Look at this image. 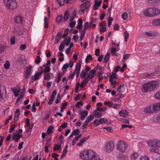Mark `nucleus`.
Wrapping results in <instances>:
<instances>
[{"mask_svg":"<svg viewBox=\"0 0 160 160\" xmlns=\"http://www.w3.org/2000/svg\"><path fill=\"white\" fill-rule=\"evenodd\" d=\"M97 154L91 149L84 150L80 152V157L83 160H92Z\"/></svg>","mask_w":160,"mask_h":160,"instance_id":"1","label":"nucleus"},{"mask_svg":"<svg viewBox=\"0 0 160 160\" xmlns=\"http://www.w3.org/2000/svg\"><path fill=\"white\" fill-rule=\"evenodd\" d=\"M158 84L156 81H151L143 85L141 90L143 92H146L151 91H153L157 88Z\"/></svg>","mask_w":160,"mask_h":160,"instance_id":"2","label":"nucleus"},{"mask_svg":"<svg viewBox=\"0 0 160 160\" xmlns=\"http://www.w3.org/2000/svg\"><path fill=\"white\" fill-rule=\"evenodd\" d=\"M2 3L7 8L12 10L17 7V3L16 0H2Z\"/></svg>","mask_w":160,"mask_h":160,"instance_id":"3","label":"nucleus"},{"mask_svg":"<svg viewBox=\"0 0 160 160\" xmlns=\"http://www.w3.org/2000/svg\"><path fill=\"white\" fill-rule=\"evenodd\" d=\"M82 63V60H79L76 63L75 65V69L72 74L68 76V79H72L76 74L77 78L78 77L81 70Z\"/></svg>","mask_w":160,"mask_h":160,"instance_id":"4","label":"nucleus"},{"mask_svg":"<svg viewBox=\"0 0 160 160\" xmlns=\"http://www.w3.org/2000/svg\"><path fill=\"white\" fill-rule=\"evenodd\" d=\"M128 148L127 144L123 141H119L116 145L117 150L121 152H124Z\"/></svg>","mask_w":160,"mask_h":160,"instance_id":"5","label":"nucleus"},{"mask_svg":"<svg viewBox=\"0 0 160 160\" xmlns=\"http://www.w3.org/2000/svg\"><path fill=\"white\" fill-rule=\"evenodd\" d=\"M105 151L107 153H110L114 150L115 145L114 142L111 141H107L105 145Z\"/></svg>","mask_w":160,"mask_h":160,"instance_id":"6","label":"nucleus"},{"mask_svg":"<svg viewBox=\"0 0 160 160\" xmlns=\"http://www.w3.org/2000/svg\"><path fill=\"white\" fill-rule=\"evenodd\" d=\"M40 69L42 74L43 73H47L49 72L50 70V60H48L47 63L41 66Z\"/></svg>","mask_w":160,"mask_h":160,"instance_id":"7","label":"nucleus"},{"mask_svg":"<svg viewBox=\"0 0 160 160\" xmlns=\"http://www.w3.org/2000/svg\"><path fill=\"white\" fill-rule=\"evenodd\" d=\"M108 122L106 118H101L99 119L95 120L93 122L92 124L94 127H96L102 124Z\"/></svg>","mask_w":160,"mask_h":160,"instance_id":"8","label":"nucleus"},{"mask_svg":"<svg viewBox=\"0 0 160 160\" xmlns=\"http://www.w3.org/2000/svg\"><path fill=\"white\" fill-rule=\"evenodd\" d=\"M7 97V92L5 87L0 84V99L6 98Z\"/></svg>","mask_w":160,"mask_h":160,"instance_id":"9","label":"nucleus"},{"mask_svg":"<svg viewBox=\"0 0 160 160\" xmlns=\"http://www.w3.org/2000/svg\"><path fill=\"white\" fill-rule=\"evenodd\" d=\"M90 6V3L89 2H87L83 3L80 5V11L84 13L86 10H87Z\"/></svg>","mask_w":160,"mask_h":160,"instance_id":"10","label":"nucleus"},{"mask_svg":"<svg viewBox=\"0 0 160 160\" xmlns=\"http://www.w3.org/2000/svg\"><path fill=\"white\" fill-rule=\"evenodd\" d=\"M153 8H150L146 9L144 12V15L146 16L152 17L154 16L153 12Z\"/></svg>","mask_w":160,"mask_h":160,"instance_id":"11","label":"nucleus"},{"mask_svg":"<svg viewBox=\"0 0 160 160\" xmlns=\"http://www.w3.org/2000/svg\"><path fill=\"white\" fill-rule=\"evenodd\" d=\"M32 70V66L29 65L28 67H26L24 74L25 77L26 78H28L30 77Z\"/></svg>","mask_w":160,"mask_h":160,"instance_id":"12","label":"nucleus"},{"mask_svg":"<svg viewBox=\"0 0 160 160\" xmlns=\"http://www.w3.org/2000/svg\"><path fill=\"white\" fill-rule=\"evenodd\" d=\"M97 69L94 68V69L90 71L88 73L87 78L89 79H92L94 77L96 74Z\"/></svg>","mask_w":160,"mask_h":160,"instance_id":"13","label":"nucleus"},{"mask_svg":"<svg viewBox=\"0 0 160 160\" xmlns=\"http://www.w3.org/2000/svg\"><path fill=\"white\" fill-rule=\"evenodd\" d=\"M152 105H150L146 107L144 109V112L147 113L154 112Z\"/></svg>","mask_w":160,"mask_h":160,"instance_id":"14","label":"nucleus"},{"mask_svg":"<svg viewBox=\"0 0 160 160\" xmlns=\"http://www.w3.org/2000/svg\"><path fill=\"white\" fill-rule=\"evenodd\" d=\"M23 18L21 16H18L14 18V21L16 23L20 24L22 23Z\"/></svg>","mask_w":160,"mask_h":160,"instance_id":"15","label":"nucleus"},{"mask_svg":"<svg viewBox=\"0 0 160 160\" xmlns=\"http://www.w3.org/2000/svg\"><path fill=\"white\" fill-rule=\"evenodd\" d=\"M88 114V112L86 110H84L81 112L80 113L81 120L82 121L84 120Z\"/></svg>","mask_w":160,"mask_h":160,"instance_id":"16","label":"nucleus"},{"mask_svg":"<svg viewBox=\"0 0 160 160\" xmlns=\"http://www.w3.org/2000/svg\"><path fill=\"white\" fill-rule=\"evenodd\" d=\"M116 79H109V81L111 85L112 86V88H116L117 84L119 82L118 81H117Z\"/></svg>","mask_w":160,"mask_h":160,"instance_id":"17","label":"nucleus"},{"mask_svg":"<svg viewBox=\"0 0 160 160\" xmlns=\"http://www.w3.org/2000/svg\"><path fill=\"white\" fill-rule=\"evenodd\" d=\"M42 75V73L40 72L36 73L34 76L32 77V79L33 81H35L39 79V78Z\"/></svg>","mask_w":160,"mask_h":160,"instance_id":"18","label":"nucleus"},{"mask_svg":"<svg viewBox=\"0 0 160 160\" xmlns=\"http://www.w3.org/2000/svg\"><path fill=\"white\" fill-rule=\"evenodd\" d=\"M119 114L120 116L124 118L128 117L129 116L128 113L127 111L124 109L121 110L119 112Z\"/></svg>","mask_w":160,"mask_h":160,"instance_id":"19","label":"nucleus"},{"mask_svg":"<svg viewBox=\"0 0 160 160\" xmlns=\"http://www.w3.org/2000/svg\"><path fill=\"white\" fill-rule=\"evenodd\" d=\"M20 115V109H18L16 110L14 116V120L15 122H17L19 119Z\"/></svg>","mask_w":160,"mask_h":160,"instance_id":"20","label":"nucleus"},{"mask_svg":"<svg viewBox=\"0 0 160 160\" xmlns=\"http://www.w3.org/2000/svg\"><path fill=\"white\" fill-rule=\"evenodd\" d=\"M107 75L109 78V79H117L118 78L117 74L113 72H112L111 73H108Z\"/></svg>","mask_w":160,"mask_h":160,"instance_id":"21","label":"nucleus"},{"mask_svg":"<svg viewBox=\"0 0 160 160\" xmlns=\"http://www.w3.org/2000/svg\"><path fill=\"white\" fill-rule=\"evenodd\" d=\"M22 136L21 135L18 133H14L12 136V139L15 142H17L20 138Z\"/></svg>","mask_w":160,"mask_h":160,"instance_id":"22","label":"nucleus"},{"mask_svg":"<svg viewBox=\"0 0 160 160\" xmlns=\"http://www.w3.org/2000/svg\"><path fill=\"white\" fill-rule=\"evenodd\" d=\"M154 112L160 110V102L156 103L152 105Z\"/></svg>","mask_w":160,"mask_h":160,"instance_id":"23","label":"nucleus"},{"mask_svg":"<svg viewBox=\"0 0 160 160\" xmlns=\"http://www.w3.org/2000/svg\"><path fill=\"white\" fill-rule=\"evenodd\" d=\"M89 137V136L88 137H85L84 138H81L79 142L77 144V145L79 147H81L84 143L86 141Z\"/></svg>","mask_w":160,"mask_h":160,"instance_id":"24","label":"nucleus"},{"mask_svg":"<svg viewBox=\"0 0 160 160\" xmlns=\"http://www.w3.org/2000/svg\"><path fill=\"white\" fill-rule=\"evenodd\" d=\"M118 92L122 93L124 92L125 90V87L123 84H121L117 88Z\"/></svg>","mask_w":160,"mask_h":160,"instance_id":"25","label":"nucleus"},{"mask_svg":"<svg viewBox=\"0 0 160 160\" xmlns=\"http://www.w3.org/2000/svg\"><path fill=\"white\" fill-rule=\"evenodd\" d=\"M110 107L112 108L115 109H118L121 108V105L120 104L112 103L110 105Z\"/></svg>","mask_w":160,"mask_h":160,"instance_id":"26","label":"nucleus"},{"mask_svg":"<svg viewBox=\"0 0 160 160\" xmlns=\"http://www.w3.org/2000/svg\"><path fill=\"white\" fill-rule=\"evenodd\" d=\"M61 34L60 32H58L55 37V43L57 44L60 41L61 38Z\"/></svg>","mask_w":160,"mask_h":160,"instance_id":"27","label":"nucleus"},{"mask_svg":"<svg viewBox=\"0 0 160 160\" xmlns=\"http://www.w3.org/2000/svg\"><path fill=\"white\" fill-rule=\"evenodd\" d=\"M155 139L149 140L147 142V144L148 146L151 147H155Z\"/></svg>","mask_w":160,"mask_h":160,"instance_id":"28","label":"nucleus"},{"mask_svg":"<svg viewBox=\"0 0 160 160\" xmlns=\"http://www.w3.org/2000/svg\"><path fill=\"white\" fill-rule=\"evenodd\" d=\"M153 120L154 122H160V113L155 115L153 117Z\"/></svg>","mask_w":160,"mask_h":160,"instance_id":"29","label":"nucleus"},{"mask_svg":"<svg viewBox=\"0 0 160 160\" xmlns=\"http://www.w3.org/2000/svg\"><path fill=\"white\" fill-rule=\"evenodd\" d=\"M82 21L81 18H79L78 21V24L77 25V28L80 30L82 27Z\"/></svg>","mask_w":160,"mask_h":160,"instance_id":"30","label":"nucleus"},{"mask_svg":"<svg viewBox=\"0 0 160 160\" xmlns=\"http://www.w3.org/2000/svg\"><path fill=\"white\" fill-rule=\"evenodd\" d=\"M139 156V154L137 152L132 153L130 156V159L132 160H136Z\"/></svg>","mask_w":160,"mask_h":160,"instance_id":"31","label":"nucleus"},{"mask_svg":"<svg viewBox=\"0 0 160 160\" xmlns=\"http://www.w3.org/2000/svg\"><path fill=\"white\" fill-rule=\"evenodd\" d=\"M10 66V63L9 60H7L3 64V67L6 69H8Z\"/></svg>","mask_w":160,"mask_h":160,"instance_id":"32","label":"nucleus"},{"mask_svg":"<svg viewBox=\"0 0 160 160\" xmlns=\"http://www.w3.org/2000/svg\"><path fill=\"white\" fill-rule=\"evenodd\" d=\"M12 91L14 94L15 97H17L18 96V94L20 92V90L16 88H12Z\"/></svg>","mask_w":160,"mask_h":160,"instance_id":"33","label":"nucleus"},{"mask_svg":"<svg viewBox=\"0 0 160 160\" xmlns=\"http://www.w3.org/2000/svg\"><path fill=\"white\" fill-rule=\"evenodd\" d=\"M110 55V53L109 52H108L107 53L106 55L105 56L103 61V62L104 63H106L109 60Z\"/></svg>","mask_w":160,"mask_h":160,"instance_id":"34","label":"nucleus"},{"mask_svg":"<svg viewBox=\"0 0 160 160\" xmlns=\"http://www.w3.org/2000/svg\"><path fill=\"white\" fill-rule=\"evenodd\" d=\"M57 92L56 90L53 91L52 93V95L51 96V104L52 103L55 97L56 96Z\"/></svg>","mask_w":160,"mask_h":160,"instance_id":"35","label":"nucleus"},{"mask_svg":"<svg viewBox=\"0 0 160 160\" xmlns=\"http://www.w3.org/2000/svg\"><path fill=\"white\" fill-rule=\"evenodd\" d=\"M94 118V117L93 115L92 114L88 116L85 121L88 123H89L90 122L92 121Z\"/></svg>","mask_w":160,"mask_h":160,"instance_id":"36","label":"nucleus"},{"mask_svg":"<svg viewBox=\"0 0 160 160\" xmlns=\"http://www.w3.org/2000/svg\"><path fill=\"white\" fill-rule=\"evenodd\" d=\"M69 15V12L68 10L66 11L64 16V20L66 21L68 18Z\"/></svg>","mask_w":160,"mask_h":160,"instance_id":"37","label":"nucleus"},{"mask_svg":"<svg viewBox=\"0 0 160 160\" xmlns=\"http://www.w3.org/2000/svg\"><path fill=\"white\" fill-rule=\"evenodd\" d=\"M93 113L96 118H100L102 116V114L101 112L96 111L94 112Z\"/></svg>","mask_w":160,"mask_h":160,"instance_id":"38","label":"nucleus"},{"mask_svg":"<svg viewBox=\"0 0 160 160\" xmlns=\"http://www.w3.org/2000/svg\"><path fill=\"white\" fill-rule=\"evenodd\" d=\"M50 134V127H49L47 131V133L46 134L45 133L43 132L42 133V138H44L45 137L46 135H48Z\"/></svg>","mask_w":160,"mask_h":160,"instance_id":"39","label":"nucleus"},{"mask_svg":"<svg viewBox=\"0 0 160 160\" xmlns=\"http://www.w3.org/2000/svg\"><path fill=\"white\" fill-rule=\"evenodd\" d=\"M153 12L154 14V16L155 15H157L160 12V10L159 9L157 8H153Z\"/></svg>","mask_w":160,"mask_h":160,"instance_id":"40","label":"nucleus"},{"mask_svg":"<svg viewBox=\"0 0 160 160\" xmlns=\"http://www.w3.org/2000/svg\"><path fill=\"white\" fill-rule=\"evenodd\" d=\"M155 147L157 148H160V140L155 139Z\"/></svg>","mask_w":160,"mask_h":160,"instance_id":"41","label":"nucleus"},{"mask_svg":"<svg viewBox=\"0 0 160 160\" xmlns=\"http://www.w3.org/2000/svg\"><path fill=\"white\" fill-rule=\"evenodd\" d=\"M65 48V44L63 42H62L59 47V50L60 52H62Z\"/></svg>","mask_w":160,"mask_h":160,"instance_id":"42","label":"nucleus"},{"mask_svg":"<svg viewBox=\"0 0 160 160\" xmlns=\"http://www.w3.org/2000/svg\"><path fill=\"white\" fill-rule=\"evenodd\" d=\"M145 34L149 37L153 36L155 35V33L154 32L149 31L148 32H145Z\"/></svg>","mask_w":160,"mask_h":160,"instance_id":"43","label":"nucleus"},{"mask_svg":"<svg viewBox=\"0 0 160 160\" xmlns=\"http://www.w3.org/2000/svg\"><path fill=\"white\" fill-rule=\"evenodd\" d=\"M61 73L59 72L56 76V81L57 83H58L61 80Z\"/></svg>","mask_w":160,"mask_h":160,"instance_id":"44","label":"nucleus"},{"mask_svg":"<svg viewBox=\"0 0 160 160\" xmlns=\"http://www.w3.org/2000/svg\"><path fill=\"white\" fill-rule=\"evenodd\" d=\"M71 41V39L69 38H65L64 40V42L65 45L66 46H68L69 45V44Z\"/></svg>","mask_w":160,"mask_h":160,"instance_id":"45","label":"nucleus"},{"mask_svg":"<svg viewBox=\"0 0 160 160\" xmlns=\"http://www.w3.org/2000/svg\"><path fill=\"white\" fill-rule=\"evenodd\" d=\"M130 56V55L129 54H126L124 55L123 56V58L122 60V62H125L127 59H128Z\"/></svg>","mask_w":160,"mask_h":160,"instance_id":"46","label":"nucleus"},{"mask_svg":"<svg viewBox=\"0 0 160 160\" xmlns=\"http://www.w3.org/2000/svg\"><path fill=\"white\" fill-rule=\"evenodd\" d=\"M87 74L88 73L87 72L82 70L81 72L80 77L81 78H83L86 77Z\"/></svg>","mask_w":160,"mask_h":160,"instance_id":"47","label":"nucleus"},{"mask_svg":"<svg viewBox=\"0 0 160 160\" xmlns=\"http://www.w3.org/2000/svg\"><path fill=\"white\" fill-rule=\"evenodd\" d=\"M91 28L90 25H89V23L88 22H87L84 24L83 28L86 30H89Z\"/></svg>","mask_w":160,"mask_h":160,"instance_id":"48","label":"nucleus"},{"mask_svg":"<svg viewBox=\"0 0 160 160\" xmlns=\"http://www.w3.org/2000/svg\"><path fill=\"white\" fill-rule=\"evenodd\" d=\"M44 26L45 28H47L48 27V19L46 17H45L44 18Z\"/></svg>","mask_w":160,"mask_h":160,"instance_id":"49","label":"nucleus"},{"mask_svg":"<svg viewBox=\"0 0 160 160\" xmlns=\"http://www.w3.org/2000/svg\"><path fill=\"white\" fill-rule=\"evenodd\" d=\"M62 19V16H58L56 18V22L58 23L61 22Z\"/></svg>","mask_w":160,"mask_h":160,"instance_id":"50","label":"nucleus"},{"mask_svg":"<svg viewBox=\"0 0 160 160\" xmlns=\"http://www.w3.org/2000/svg\"><path fill=\"white\" fill-rule=\"evenodd\" d=\"M15 38L14 36H12L10 39L11 44L12 45H13L15 44Z\"/></svg>","mask_w":160,"mask_h":160,"instance_id":"51","label":"nucleus"},{"mask_svg":"<svg viewBox=\"0 0 160 160\" xmlns=\"http://www.w3.org/2000/svg\"><path fill=\"white\" fill-rule=\"evenodd\" d=\"M152 24L154 26H160L158 19H156L153 20Z\"/></svg>","mask_w":160,"mask_h":160,"instance_id":"52","label":"nucleus"},{"mask_svg":"<svg viewBox=\"0 0 160 160\" xmlns=\"http://www.w3.org/2000/svg\"><path fill=\"white\" fill-rule=\"evenodd\" d=\"M118 51V50L116 48L112 47L111 48V52L112 54L115 55L116 53Z\"/></svg>","mask_w":160,"mask_h":160,"instance_id":"53","label":"nucleus"},{"mask_svg":"<svg viewBox=\"0 0 160 160\" xmlns=\"http://www.w3.org/2000/svg\"><path fill=\"white\" fill-rule=\"evenodd\" d=\"M6 46L2 44H0V54L3 52Z\"/></svg>","mask_w":160,"mask_h":160,"instance_id":"54","label":"nucleus"},{"mask_svg":"<svg viewBox=\"0 0 160 160\" xmlns=\"http://www.w3.org/2000/svg\"><path fill=\"white\" fill-rule=\"evenodd\" d=\"M61 149V146L60 145H55L53 148L54 150H60Z\"/></svg>","mask_w":160,"mask_h":160,"instance_id":"55","label":"nucleus"},{"mask_svg":"<svg viewBox=\"0 0 160 160\" xmlns=\"http://www.w3.org/2000/svg\"><path fill=\"white\" fill-rule=\"evenodd\" d=\"M50 79V74L48 73L45 76L44 78V83L45 82H47V81H46L47 80H49Z\"/></svg>","mask_w":160,"mask_h":160,"instance_id":"56","label":"nucleus"},{"mask_svg":"<svg viewBox=\"0 0 160 160\" xmlns=\"http://www.w3.org/2000/svg\"><path fill=\"white\" fill-rule=\"evenodd\" d=\"M150 152H154L156 153H159V150L157 148H153L150 150Z\"/></svg>","mask_w":160,"mask_h":160,"instance_id":"57","label":"nucleus"},{"mask_svg":"<svg viewBox=\"0 0 160 160\" xmlns=\"http://www.w3.org/2000/svg\"><path fill=\"white\" fill-rule=\"evenodd\" d=\"M99 25L102 27V28H100V32H104L106 31L107 29L106 27H103L102 23H100L99 24Z\"/></svg>","mask_w":160,"mask_h":160,"instance_id":"58","label":"nucleus"},{"mask_svg":"<svg viewBox=\"0 0 160 160\" xmlns=\"http://www.w3.org/2000/svg\"><path fill=\"white\" fill-rule=\"evenodd\" d=\"M67 105V102H65L64 103H63L62 104V107L60 109V111L61 112H63V109H65L66 108V107Z\"/></svg>","mask_w":160,"mask_h":160,"instance_id":"59","label":"nucleus"},{"mask_svg":"<svg viewBox=\"0 0 160 160\" xmlns=\"http://www.w3.org/2000/svg\"><path fill=\"white\" fill-rule=\"evenodd\" d=\"M63 139L64 137L62 135H60L58 140V142L60 144L62 143Z\"/></svg>","mask_w":160,"mask_h":160,"instance_id":"60","label":"nucleus"},{"mask_svg":"<svg viewBox=\"0 0 160 160\" xmlns=\"http://www.w3.org/2000/svg\"><path fill=\"white\" fill-rule=\"evenodd\" d=\"M102 3L101 0L98 1V0H95V4L98 6L100 7Z\"/></svg>","mask_w":160,"mask_h":160,"instance_id":"61","label":"nucleus"},{"mask_svg":"<svg viewBox=\"0 0 160 160\" xmlns=\"http://www.w3.org/2000/svg\"><path fill=\"white\" fill-rule=\"evenodd\" d=\"M122 17L123 20H125L127 19L128 18L127 13L126 12L123 13L122 14Z\"/></svg>","mask_w":160,"mask_h":160,"instance_id":"62","label":"nucleus"},{"mask_svg":"<svg viewBox=\"0 0 160 160\" xmlns=\"http://www.w3.org/2000/svg\"><path fill=\"white\" fill-rule=\"evenodd\" d=\"M139 160H150V159L148 156H142Z\"/></svg>","mask_w":160,"mask_h":160,"instance_id":"63","label":"nucleus"},{"mask_svg":"<svg viewBox=\"0 0 160 160\" xmlns=\"http://www.w3.org/2000/svg\"><path fill=\"white\" fill-rule=\"evenodd\" d=\"M92 160H103L97 154H96L95 157L93 158Z\"/></svg>","mask_w":160,"mask_h":160,"instance_id":"64","label":"nucleus"}]
</instances>
